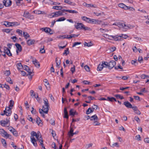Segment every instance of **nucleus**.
Wrapping results in <instances>:
<instances>
[{"label":"nucleus","instance_id":"58","mask_svg":"<svg viewBox=\"0 0 149 149\" xmlns=\"http://www.w3.org/2000/svg\"><path fill=\"white\" fill-rule=\"evenodd\" d=\"M143 61V57L142 56H139L138 59V61L140 63H141V61Z\"/></svg>","mask_w":149,"mask_h":149},{"label":"nucleus","instance_id":"9","mask_svg":"<svg viewBox=\"0 0 149 149\" xmlns=\"http://www.w3.org/2000/svg\"><path fill=\"white\" fill-rule=\"evenodd\" d=\"M116 65V62L113 60L109 62L108 68L109 69H111L114 67Z\"/></svg>","mask_w":149,"mask_h":149},{"label":"nucleus","instance_id":"16","mask_svg":"<svg viewBox=\"0 0 149 149\" xmlns=\"http://www.w3.org/2000/svg\"><path fill=\"white\" fill-rule=\"evenodd\" d=\"M6 121L1 120L0 121L1 124L3 126H4L5 125H6L10 121L8 120L7 119H6Z\"/></svg>","mask_w":149,"mask_h":149},{"label":"nucleus","instance_id":"32","mask_svg":"<svg viewBox=\"0 0 149 149\" xmlns=\"http://www.w3.org/2000/svg\"><path fill=\"white\" fill-rule=\"evenodd\" d=\"M16 65L18 70L21 69L23 68V67L21 63H17Z\"/></svg>","mask_w":149,"mask_h":149},{"label":"nucleus","instance_id":"36","mask_svg":"<svg viewBox=\"0 0 149 149\" xmlns=\"http://www.w3.org/2000/svg\"><path fill=\"white\" fill-rule=\"evenodd\" d=\"M4 74L6 76H9L10 74V72L9 70H6L4 72Z\"/></svg>","mask_w":149,"mask_h":149},{"label":"nucleus","instance_id":"49","mask_svg":"<svg viewBox=\"0 0 149 149\" xmlns=\"http://www.w3.org/2000/svg\"><path fill=\"white\" fill-rule=\"evenodd\" d=\"M78 36V35H75L74 34H72L70 35V37H69L70 38H75L77 37Z\"/></svg>","mask_w":149,"mask_h":149},{"label":"nucleus","instance_id":"14","mask_svg":"<svg viewBox=\"0 0 149 149\" xmlns=\"http://www.w3.org/2000/svg\"><path fill=\"white\" fill-rule=\"evenodd\" d=\"M35 42V40L30 39L27 41V44L28 45L30 46L34 44Z\"/></svg>","mask_w":149,"mask_h":149},{"label":"nucleus","instance_id":"19","mask_svg":"<svg viewBox=\"0 0 149 149\" xmlns=\"http://www.w3.org/2000/svg\"><path fill=\"white\" fill-rule=\"evenodd\" d=\"M45 108V107H44V106H43L42 109H39V112L41 114L42 116L43 117H44L45 115L43 113V112L45 113V110H44Z\"/></svg>","mask_w":149,"mask_h":149},{"label":"nucleus","instance_id":"47","mask_svg":"<svg viewBox=\"0 0 149 149\" xmlns=\"http://www.w3.org/2000/svg\"><path fill=\"white\" fill-rule=\"evenodd\" d=\"M97 120H95L94 121L93 124L95 126L99 125L100 123L97 122Z\"/></svg>","mask_w":149,"mask_h":149},{"label":"nucleus","instance_id":"11","mask_svg":"<svg viewBox=\"0 0 149 149\" xmlns=\"http://www.w3.org/2000/svg\"><path fill=\"white\" fill-rule=\"evenodd\" d=\"M3 5L6 7L10 6L12 3V1L10 0H4L3 1Z\"/></svg>","mask_w":149,"mask_h":149},{"label":"nucleus","instance_id":"51","mask_svg":"<svg viewBox=\"0 0 149 149\" xmlns=\"http://www.w3.org/2000/svg\"><path fill=\"white\" fill-rule=\"evenodd\" d=\"M84 68L87 71L89 72L90 71V68L87 65H85Z\"/></svg>","mask_w":149,"mask_h":149},{"label":"nucleus","instance_id":"34","mask_svg":"<svg viewBox=\"0 0 149 149\" xmlns=\"http://www.w3.org/2000/svg\"><path fill=\"white\" fill-rule=\"evenodd\" d=\"M62 7L61 6H54L53 7V9L56 10H61L62 8Z\"/></svg>","mask_w":149,"mask_h":149},{"label":"nucleus","instance_id":"12","mask_svg":"<svg viewBox=\"0 0 149 149\" xmlns=\"http://www.w3.org/2000/svg\"><path fill=\"white\" fill-rule=\"evenodd\" d=\"M123 104L127 108H132L133 107L131 104L127 101L124 102Z\"/></svg>","mask_w":149,"mask_h":149},{"label":"nucleus","instance_id":"4","mask_svg":"<svg viewBox=\"0 0 149 149\" xmlns=\"http://www.w3.org/2000/svg\"><path fill=\"white\" fill-rule=\"evenodd\" d=\"M64 10H65V9L62 10H61L58 11V12L53 13H52L53 14L52 17H57L59 16L63 15L64 13L65 12V11H64Z\"/></svg>","mask_w":149,"mask_h":149},{"label":"nucleus","instance_id":"2","mask_svg":"<svg viewBox=\"0 0 149 149\" xmlns=\"http://www.w3.org/2000/svg\"><path fill=\"white\" fill-rule=\"evenodd\" d=\"M113 25L117 26L120 28H123L125 29H128L132 28L131 26H127L124 23H122L121 22L114 23L113 24Z\"/></svg>","mask_w":149,"mask_h":149},{"label":"nucleus","instance_id":"53","mask_svg":"<svg viewBox=\"0 0 149 149\" xmlns=\"http://www.w3.org/2000/svg\"><path fill=\"white\" fill-rule=\"evenodd\" d=\"M9 23H11V22H6L5 24V25L7 26L10 27L11 26V24H9Z\"/></svg>","mask_w":149,"mask_h":149},{"label":"nucleus","instance_id":"41","mask_svg":"<svg viewBox=\"0 0 149 149\" xmlns=\"http://www.w3.org/2000/svg\"><path fill=\"white\" fill-rule=\"evenodd\" d=\"M66 18H65L64 17H61V18H59L56 21V22H60L62 21H63L65 20Z\"/></svg>","mask_w":149,"mask_h":149},{"label":"nucleus","instance_id":"55","mask_svg":"<svg viewBox=\"0 0 149 149\" xmlns=\"http://www.w3.org/2000/svg\"><path fill=\"white\" fill-rule=\"evenodd\" d=\"M81 44V42H75L73 44V45L72 46V47H74L76 46L77 45H80Z\"/></svg>","mask_w":149,"mask_h":149},{"label":"nucleus","instance_id":"56","mask_svg":"<svg viewBox=\"0 0 149 149\" xmlns=\"http://www.w3.org/2000/svg\"><path fill=\"white\" fill-rule=\"evenodd\" d=\"M116 47H110V49L111 52H113L116 50Z\"/></svg>","mask_w":149,"mask_h":149},{"label":"nucleus","instance_id":"35","mask_svg":"<svg viewBox=\"0 0 149 149\" xmlns=\"http://www.w3.org/2000/svg\"><path fill=\"white\" fill-rule=\"evenodd\" d=\"M9 24H11V26H17L19 25V23H18L17 22H11V23H9Z\"/></svg>","mask_w":149,"mask_h":149},{"label":"nucleus","instance_id":"7","mask_svg":"<svg viewBox=\"0 0 149 149\" xmlns=\"http://www.w3.org/2000/svg\"><path fill=\"white\" fill-rule=\"evenodd\" d=\"M44 101V103L45 104V107L44 109V110H45V112L46 113H47L48 112L49 107V103L47 99H43Z\"/></svg>","mask_w":149,"mask_h":149},{"label":"nucleus","instance_id":"46","mask_svg":"<svg viewBox=\"0 0 149 149\" xmlns=\"http://www.w3.org/2000/svg\"><path fill=\"white\" fill-rule=\"evenodd\" d=\"M49 123L52 125H55V121L54 120L51 119L49 121Z\"/></svg>","mask_w":149,"mask_h":149},{"label":"nucleus","instance_id":"50","mask_svg":"<svg viewBox=\"0 0 149 149\" xmlns=\"http://www.w3.org/2000/svg\"><path fill=\"white\" fill-rule=\"evenodd\" d=\"M134 119L138 123H139L140 121V120L138 116H135L134 118Z\"/></svg>","mask_w":149,"mask_h":149},{"label":"nucleus","instance_id":"24","mask_svg":"<svg viewBox=\"0 0 149 149\" xmlns=\"http://www.w3.org/2000/svg\"><path fill=\"white\" fill-rule=\"evenodd\" d=\"M40 30H42L43 31H44L46 33H48L49 30H50V28L45 27V28H42L40 29Z\"/></svg>","mask_w":149,"mask_h":149},{"label":"nucleus","instance_id":"15","mask_svg":"<svg viewBox=\"0 0 149 149\" xmlns=\"http://www.w3.org/2000/svg\"><path fill=\"white\" fill-rule=\"evenodd\" d=\"M136 113L138 115H140L141 113L140 111L138 110L136 106L133 107L132 108Z\"/></svg>","mask_w":149,"mask_h":149},{"label":"nucleus","instance_id":"26","mask_svg":"<svg viewBox=\"0 0 149 149\" xmlns=\"http://www.w3.org/2000/svg\"><path fill=\"white\" fill-rule=\"evenodd\" d=\"M104 67V66L103 65L102 63L101 64H100L98 66L97 70L98 71H101L102 70Z\"/></svg>","mask_w":149,"mask_h":149},{"label":"nucleus","instance_id":"10","mask_svg":"<svg viewBox=\"0 0 149 149\" xmlns=\"http://www.w3.org/2000/svg\"><path fill=\"white\" fill-rule=\"evenodd\" d=\"M90 23L93 24H100L102 22L101 20H99L93 19H91Z\"/></svg>","mask_w":149,"mask_h":149},{"label":"nucleus","instance_id":"20","mask_svg":"<svg viewBox=\"0 0 149 149\" xmlns=\"http://www.w3.org/2000/svg\"><path fill=\"white\" fill-rule=\"evenodd\" d=\"M15 45L17 48L16 50H18L19 52L22 51V49L20 45L18 43H16Z\"/></svg>","mask_w":149,"mask_h":149},{"label":"nucleus","instance_id":"25","mask_svg":"<svg viewBox=\"0 0 149 149\" xmlns=\"http://www.w3.org/2000/svg\"><path fill=\"white\" fill-rule=\"evenodd\" d=\"M33 64L35 65L36 67L39 68L40 66V64L38 62L36 59L35 61H33Z\"/></svg>","mask_w":149,"mask_h":149},{"label":"nucleus","instance_id":"18","mask_svg":"<svg viewBox=\"0 0 149 149\" xmlns=\"http://www.w3.org/2000/svg\"><path fill=\"white\" fill-rule=\"evenodd\" d=\"M82 20L86 21V22L90 23L91 18L87 17H86L83 16L81 17Z\"/></svg>","mask_w":149,"mask_h":149},{"label":"nucleus","instance_id":"43","mask_svg":"<svg viewBox=\"0 0 149 149\" xmlns=\"http://www.w3.org/2000/svg\"><path fill=\"white\" fill-rule=\"evenodd\" d=\"M44 46H43V47H42V48L40 49V52L42 54L44 53L45 52V50L44 49Z\"/></svg>","mask_w":149,"mask_h":149},{"label":"nucleus","instance_id":"8","mask_svg":"<svg viewBox=\"0 0 149 149\" xmlns=\"http://www.w3.org/2000/svg\"><path fill=\"white\" fill-rule=\"evenodd\" d=\"M4 50V53L8 55L9 56H12V54L10 52V50L9 49L6 47H3Z\"/></svg>","mask_w":149,"mask_h":149},{"label":"nucleus","instance_id":"33","mask_svg":"<svg viewBox=\"0 0 149 149\" xmlns=\"http://www.w3.org/2000/svg\"><path fill=\"white\" fill-rule=\"evenodd\" d=\"M102 64L103 65H105V66H104V67H108V65H109V63H108L107 62H104V61H102Z\"/></svg>","mask_w":149,"mask_h":149},{"label":"nucleus","instance_id":"23","mask_svg":"<svg viewBox=\"0 0 149 149\" xmlns=\"http://www.w3.org/2000/svg\"><path fill=\"white\" fill-rule=\"evenodd\" d=\"M118 6L121 8L124 9L125 10H127V6H126L123 3H120L118 4Z\"/></svg>","mask_w":149,"mask_h":149},{"label":"nucleus","instance_id":"45","mask_svg":"<svg viewBox=\"0 0 149 149\" xmlns=\"http://www.w3.org/2000/svg\"><path fill=\"white\" fill-rule=\"evenodd\" d=\"M29 13L28 11H25L23 16L25 17H29Z\"/></svg>","mask_w":149,"mask_h":149},{"label":"nucleus","instance_id":"52","mask_svg":"<svg viewBox=\"0 0 149 149\" xmlns=\"http://www.w3.org/2000/svg\"><path fill=\"white\" fill-rule=\"evenodd\" d=\"M23 0H16V3L17 5L18 6H20L21 3V1Z\"/></svg>","mask_w":149,"mask_h":149},{"label":"nucleus","instance_id":"5","mask_svg":"<svg viewBox=\"0 0 149 149\" xmlns=\"http://www.w3.org/2000/svg\"><path fill=\"white\" fill-rule=\"evenodd\" d=\"M0 134L4 137L10 138V137L11 136V135L8 134L7 132L3 129H0Z\"/></svg>","mask_w":149,"mask_h":149},{"label":"nucleus","instance_id":"27","mask_svg":"<svg viewBox=\"0 0 149 149\" xmlns=\"http://www.w3.org/2000/svg\"><path fill=\"white\" fill-rule=\"evenodd\" d=\"M23 35L25 38L27 39L28 38H29L30 36L29 34L26 32H23Z\"/></svg>","mask_w":149,"mask_h":149},{"label":"nucleus","instance_id":"59","mask_svg":"<svg viewBox=\"0 0 149 149\" xmlns=\"http://www.w3.org/2000/svg\"><path fill=\"white\" fill-rule=\"evenodd\" d=\"M135 138L138 141H140L141 140L140 139L141 137L139 135L136 136H135Z\"/></svg>","mask_w":149,"mask_h":149},{"label":"nucleus","instance_id":"48","mask_svg":"<svg viewBox=\"0 0 149 149\" xmlns=\"http://www.w3.org/2000/svg\"><path fill=\"white\" fill-rule=\"evenodd\" d=\"M52 147L54 149H58L57 147H56V144L54 142H53L52 144Z\"/></svg>","mask_w":149,"mask_h":149},{"label":"nucleus","instance_id":"44","mask_svg":"<svg viewBox=\"0 0 149 149\" xmlns=\"http://www.w3.org/2000/svg\"><path fill=\"white\" fill-rule=\"evenodd\" d=\"M115 96L117 98H119L121 100H122L124 98L123 96H121L119 94L115 95Z\"/></svg>","mask_w":149,"mask_h":149},{"label":"nucleus","instance_id":"63","mask_svg":"<svg viewBox=\"0 0 149 149\" xmlns=\"http://www.w3.org/2000/svg\"><path fill=\"white\" fill-rule=\"evenodd\" d=\"M127 8H128L127 9H129L130 10L132 11H134V8H133V7H130V6H127Z\"/></svg>","mask_w":149,"mask_h":149},{"label":"nucleus","instance_id":"39","mask_svg":"<svg viewBox=\"0 0 149 149\" xmlns=\"http://www.w3.org/2000/svg\"><path fill=\"white\" fill-rule=\"evenodd\" d=\"M14 104V101L12 100H11L10 101V105H9V107L10 108H12L13 107V106Z\"/></svg>","mask_w":149,"mask_h":149},{"label":"nucleus","instance_id":"6","mask_svg":"<svg viewBox=\"0 0 149 149\" xmlns=\"http://www.w3.org/2000/svg\"><path fill=\"white\" fill-rule=\"evenodd\" d=\"M109 39L111 40L112 38L115 41H119L121 40V36H118V35L113 36H108Z\"/></svg>","mask_w":149,"mask_h":149},{"label":"nucleus","instance_id":"21","mask_svg":"<svg viewBox=\"0 0 149 149\" xmlns=\"http://www.w3.org/2000/svg\"><path fill=\"white\" fill-rule=\"evenodd\" d=\"M94 109H95V108H93L92 109L91 108H89L86 111V114H89L90 113L93 112Z\"/></svg>","mask_w":149,"mask_h":149},{"label":"nucleus","instance_id":"3","mask_svg":"<svg viewBox=\"0 0 149 149\" xmlns=\"http://www.w3.org/2000/svg\"><path fill=\"white\" fill-rule=\"evenodd\" d=\"M36 133L34 131H32L31 133V142L33 145L36 147L37 146V144L36 143V140L34 137L36 135Z\"/></svg>","mask_w":149,"mask_h":149},{"label":"nucleus","instance_id":"29","mask_svg":"<svg viewBox=\"0 0 149 149\" xmlns=\"http://www.w3.org/2000/svg\"><path fill=\"white\" fill-rule=\"evenodd\" d=\"M23 68L24 70L27 71L28 73L29 72H31V71H30L31 70L26 65H24V66H23Z\"/></svg>","mask_w":149,"mask_h":149},{"label":"nucleus","instance_id":"28","mask_svg":"<svg viewBox=\"0 0 149 149\" xmlns=\"http://www.w3.org/2000/svg\"><path fill=\"white\" fill-rule=\"evenodd\" d=\"M64 11H65V12H68L70 13H77L78 12L75 10H64Z\"/></svg>","mask_w":149,"mask_h":149},{"label":"nucleus","instance_id":"1","mask_svg":"<svg viewBox=\"0 0 149 149\" xmlns=\"http://www.w3.org/2000/svg\"><path fill=\"white\" fill-rule=\"evenodd\" d=\"M74 26L75 28L77 29H84L85 31H90L91 30L90 28L87 27H85L84 25L81 23H77Z\"/></svg>","mask_w":149,"mask_h":149},{"label":"nucleus","instance_id":"22","mask_svg":"<svg viewBox=\"0 0 149 149\" xmlns=\"http://www.w3.org/2000/svg\"><path fill=\"white\" fill-rule=\"evenodd\" d=\"M12 109V108L9 107H6L5 109L7 112H8V115L10 116L12 113V111L11 110V109Z\"/></svg>","mask_w":149,"mask_h":149},{"label":"nucleus","instance_id":"64","mask_svg":"<svg viewBox=\"0 0 149 149\" xmlns=\"http://www.w3.org/2000/svg\"><path fill=\"white\" fill-rule=\"evenodd\" d=\"M144 141L145 142L149 143V138H148L145 139Z\"/></svg>","mask_w":149,"mask_h":149},{"label":"nucleus","instance_id":"40","mask_svg":"<svg viewBox=\"0 0 149 149\" xmlns=\"http://www.w3.org/2000/svg\"><path fill=\"white\" fill-rule=\"evenodd\" d=\"M16 32L19 35V36H22V30L18 29L16 30Z\"/></svg>","mask_w":149,"mask_h":149},{"label":"nucleus","instance_id":"62","mask_svg":"<svg viewBox=\"0 0 149 149\" xmlns=\"http://www.w3.org/2000/svg\"><path fill=\"white\" fill-rule=\"evenodd\" d=\"M83 83L85 84H91V82L87 81H83Z\"/></svg>","mask_w":149,"mask_h":149},{"label":"nucleus","instance_id":"57","mask_svg":"<svg viewBox=\"0 0 149 149\" xmlns=\"http://www.w3.org/2000/svg\"><path fill=\"white\" fill-rule=\"evenodd\" d=\"M31 96H34L35 95V94L34 93V91L33 90H31L30 91Z\"/></svg>","mask_w":149,"mask_h":149},{"label":"nucleus","instance_id":"13","mask_svg":"<svg viewBox=\"0 0 149 149\" xmlns=\"http://www.w3.org/2000/svg\"><path fill=\"white\" fill-rule=\"evenodd\" d=\"M69 114L70 116H74L75 115H77L78 113L76 111H74V110L72 109L69 111Z\"/></svg>","mask_w":149,"mask_h":149},{"label":"nucleus","instance_id":"38","mask_svg":"<svg viewBox=\"0 0 149 149\" xmlns=\"http://www.w3.org/2000/svg\"><path fill=\"white\" fill-rule=\"evenodd\" d=\"M41 121L40 118L37 117L36 118V122L37 123V124L39 125L41 123Z\"/></svg>","mask_w":149,"mask_h":149},{"label":"nucleus","instance_id":"31","mask_svg":"<svg viewBox=\"0 0 149 149\" xmlns=\"http://www.w3.org/2000/svg\"><path fill=\"white\" fill-rule=\"evenodd\" d=\"M6 81H7L10 84H13V82L12 81L10 77H7L6 78Z\"/></svg>","mask_w":149,"mask_h":149},{"label":"nucleus","instance_id":"54","mask_svg":"<svg viewBox=\"0 0 149 149\" xmlns=\"http://www.w3.org/2000/svg\"><path fill=\"white\" fill-rule=\"evenodd\" d=\"M64 2L68 3L69 4H71L72 2L69 0H65L64 1Z\"/></svg>","mask_w":149,"mask_h":149},{"label":"nucleus","instance_id":"42","mask_svg":"<svg viewBox=\"0 0 149 149\" xmlns=\"http://www.w3.org/2000/svg\"><path fill=\"white\" fill-rule=\"evenodd\" d=\"M69 53V51L68 48H67L64 51V52L63 53V54H65L66 55H67Z\"/></svg>","mask_w":149,"mask_h":149},{"label":"nucleus","instance_id":"30","mask_svg":"<svg viewBox=\"0 0 149 149\" xmlns=\"http://www.w3.org/2000/svg\"><path fill=\"white\" fill-rule=\"evenodd\" d=\"M1 142L4 147H6V146L7 143L6 141L3 138L1 139Z\"/></svg>","mask_w":149,"mask_h":149},{"label":"nucleus","instance_id":"37","mask_svg":"<svg viewBox=\"0 0 149 149\" xmlns=\"http://www.w3.org/2000/svg\"><path fill=\"white\" fill-rule=\"evenodd\" d=\"M13 135L15 136H18V134L17 131L15 129L13 130V131L12 132Z\"/></svg>","mask_w":149,"mask_h":149},{"label":"nucleus","instance_id":"61","mask_svg":"<svg viewBox=\"0 0 149 149\" xmlns=\"http://www.w3.org/2000/svg\"><path fill=\"white\" fill-rule=\"evenodd\" d=\"M75 67L74 65L73 66V67L71 68L70 71L72 72L73 73L75 72Z\"/></svg>","mask_w":149,"mask_h":149},{"label":"nucleus","instance_id":"60","mask_svg":"<svg viewBox=\"0 0 149 149\" xmlns=\"http://www.w3.org/2000/svg\"><path fill=\"white\" fill-rule=\"evenodd\" d=\"M11 39L13 40V41L14 42H16V40H17V38L15 36H13L11 37Z\"/></svg>","mask_w":149,"mask_h":149},{"label":"nucleus","instance_id":"17","mask_svg":"<svg viewBox=\"0 0 149 149\" xmlns=\"http://www.w3.org/2000/svg\"><path fill=\"white\" fill-rule=\"evenodd\" d=\"M98 118L96 114H95L91 117L90 120L91 121H94L95 120H98Z\"/></svg>","mask_w":149,"mask_h":149}]
</instances>
